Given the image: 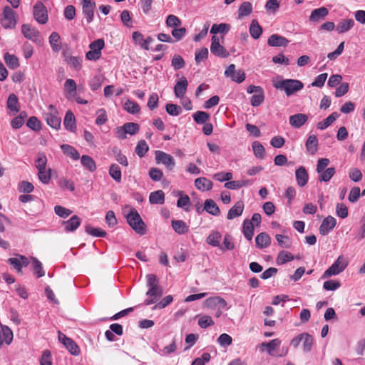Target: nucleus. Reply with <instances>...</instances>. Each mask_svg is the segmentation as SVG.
Here are the masks:
<instances>
[{"instance_id":"f257e3e1","label":"nucleus","mask_w":365,"mask_h":365,"mask_svg":"<svg viewBox=\"0 0 365 365\" xmlns=\"http://www.w3.org/2000/svg\"><path fill=\"white\" fill-rule=\"evenodd\" d=\"M147 278V286L148 290L146 292V295L148 297L145 300V305H150L155 303L163 295V289L158 284V279L153 274H149L146 276Z\"/></svg>"},{"instance_id":"f03ea898","label":"nucleus","mask_w":365,"mask_h":365,"mask_svg":"<svg viewBox=\"0 0 365 365\" xmlns=\"http://www.w3.org/2000/svg\"><path fill=\"white\" fill-rule=\"evenodd\" d=\"M124 214L129 225L140 235L145 233V225L137 210L129 205L123 210Z\"/></svg>"},{"instance_id":"7ed1b4c3","label":"nucleus","mask_w":365,"mask_h":365,"mask_svg":"<svg viewBox=\"0 0 365 365\" xmlns=\"http://www.w3.org/2000/svg\"><path fill=\"white\" fill-rule=\"evenodd\" d=\"M274 86L277 89L284 91L287 96H290L294 93L302 90L304 87V84L299 80L283 79L277 81Z\"/></svg>"},{"instance_id":"20e7f679","label":"nucleus","mask_w":365,"mask_h":365,"mask_svg":"<svg viewBox=\"0 0 365 365\" xmlns=\"http://www.w3.org/2000/svg\"><path fill=\"white\" fill-rule=\"evenodd\" d=\"M349 262L346 258L340 255L336 260L323 274L322 278L326 279L335 276L342 272L348 266Z\"/></svg>"},{"instance_id":"39448f33","label":"nucleus","mask_w":365,"mask_h":365,"mask_svg":"<svg viewBox=\"0 0 365 365\" xmlns=\"http://www.w3.org/2000/svg\"><path fill=\"white\" fill-rule=\"evenodd\" d=\"M17 23L16 12L9 6H5L1 16V24L6 29L15 28Z\"/></svg>"},{"instance_id":"423d86ee","label":"nucleus","mask_w":365,"mask_h":365,"mask_svg":"<svg viewBox=\"0 0 365 365\" xmlns=\"http://www.w3.org/2000/svg\"><path fill=\"white\" fill-rule=\"evenodd\" d=\"M105 42L103 39L98 38L89 45L90 51L86 54V59L89 61H97L101 56V50L104 48Z\"/></svg>"},{"instance_id":"0eeeda50","label":"nucleus","mask_w":365,"mask_h":365,"mask_svg":"<svg viewBox=\"0 0 365 365\" xmlns=\"http://www.w3.org/2000/svg\"><path fill=\"white\" fill-rule=\"evenodd\" d=\"M210 51L213 55L220 58H227L230 55L226 48L220 43L219 37L215 35L212 37Z\"/></svg>"},{"instance_id":"6e6552de","label":"nucleus","mask_w":365,"mask_h":365,"mask_svg":"<svg viewBox=\"0 0 365 365\" xmlns=\"http://www.w3.org/2000/svg\"><path fill=\"white\" fill-rule=\"evenodd\" d=\"M155 161L157 163H163L169 170H173L175 165L173 157L163 151L157 150L155 152Z\"/></svg>"},{"instance_id":"1a4fd4ad","label":"nucleus","mask_w":365,"mask_h":365,"mask_svg":"<svg viewBox=\"0 0 365 365\" xmlns=\"http://www.w3.org/2000/svg\"><path fill=\"white\" fill-rule=\"evenodd\" d=\"M34 16L37 22L45 24L48 21V14L46 6L41 2H38L34 6Z\"/></svg>"},{"instance_id":"9d476101","label":"nucleus","mask_w":365,"mask_h":365,"mask_svg":"<svg viewBox=\"0 0 365 365\" xmlns=\"http://www.w3.org/2000/svg\"><path fill=\"white\" fill-rule=\"evenodd\" d=\"M8 262L18 273H21L22 267H27L29 264V259L21 255H16L14 257L9 258Z\"/></svg>"},{"instance_id":"9b49d317","label":"nucleus","mask_w":365,"mask_h":365,"mask_svg":"<svg viewBox=\"0 0 365 365\" xmlns=\"http://www.w3.org/2000/svg\"><path fill=\"white\" fill-rule=\"evenodd\" d=\"M225 76L231 78L233 81L238 83H242L245 79V73L242 70L235 69L234 64H230L225 71Z\"/></svg>"},{"instance_id":"f8f14e48","label":"nucleus","mask_w":365,"mask_h":365,"mask_svg":"<svg viewBox=\"0 0 365 365\" xmlns=\"http://www.w3.org/2000/svg\"><path fill=\"white\" fill-rule=\"evenodd\" d=\"M96 4L93 0H82L83 13L86 16L87 23H91L94 17Z\"/></svg>"},{"instance_id":"ddd939ff","label":"nucleus","mask_w":365,"mask_h":365,"mask_svg":"<svg viewBox=\"0 0 365 365\" xmlns=\"http://www.w3.org/2000/svg\"><path fill=\"white\" fill-rule=\"evenodd\" d=\"M227 306L226 301L220 297H212L207 298L204 302V307L210 309H224Z\"/></svg>"},{"instance_id":"4468645a","label":"nucleus","mask_w":365,"mask_h":365,"mask_svg":"<svg viewBox=\"0 0 365 365\" xmlns=\"http://www.w3.org/2000/svg\"><path fill=\"white\" fill-rule=\"evenodd\" d=\"M132 37L135 43L147 51L149 50V44L153 41L151 36H148L146 38H144L143 35L139 31H134Z\"/></svg>"},{"instance_id":"2eb2a0df","label":"nucleus","mask_w":365,"mask_h":365,"mask_svg":"<svg viewBox=\"0 0 365 365\" xmlns=\"http://www.w3.org/2000/svg\"><path fill=\"white\" fill-rule=\"evenodd\" d=\"M336 225V220L332 216L325 217L319 227V232L322 235H327L329 232L334 229Z\"/></svg>"},{"instance_id":"dca6fc26","label":"nucleus","mask_w":365,"mask_h":365,"mask_svg":"<svg viewBox=\"0 0 365 365\" xmlns=\"http://www.w3.org/2000/svg\"><path fill=\"white\" fill-rule=\"evenodd\" d=\"M21 33L25 38L36 42L39 36V31L30 24H24L21 26Z\"/></svg>"},{"instance_id":"f3484780","label":"nucleus","mask_w":365,"mask_h":365,"mask_svg":"<svg viewBox=\"0 0 365 365\" xmlns=\"http://www.w3.org/2000/svg\"><path fill=\"white\" fill-rule=\"evenodd\" d=\"M188 82L185 77L182 76L180 81L176 82L174 87L175 96L177 98H182L187 91Z\"/></svg>"},{"instance_id":"a211bd4d","label":"nucleus","mask_w":365,"mask_h":365,"mask_svg":"<svg viewBox=\"0 0 365 365\" xmlns=\"http://www.w3.org/2000/svg\"><path fill=\"white\" fill-rule=\"evenodd\" d=\"M267 43L269 46L273 47H285L288 45L289 41L284 36L278 34H272L269 37Z\"/></svg>"},{"instance_id":"6ab92c4d","label":"nucleus","mask_w":365,"mask_h":365,"mask_svg":"<svg viewBox=\"0 0 365 365\" xmlns=\"http://www.w3.org/2000/svg\"><path fill=\"white\" fill-rule=\"evenodd\" d=\"M308 120V116L304 113H297L289 117V124L295 128H301Z\"/></svg>"},{"instance_id":"aec40b11","label":"nucleus","mask_w":365,"mask_h":365,"mask_svg":"<svg viewBox=\"0 0 365 365\" xmlns=\"http://www.w3.org/2000/svg\"><path fill=\"white\" fill-rule=\"evenodd\" d=\"M81 220L77 215H73L68 220L63 221L62 224L64 225L66 232H73L80 226Z\"/></svg>"},{"instance_id":"412c9836","label":"nucleus","mask_w":365,"mask_h":365,"mask_svg":"<svg viewBox=\"0 0 365 365\" xmlns=\"http://www.w3.org/2000/svg\"><path fill=\"white\" fill-rule=\"evenodd\" d=\"M329 14V11L326 7H320L319 9H314L309 16V21L311 22H319L321 20L325 19Z\"/></svg>"},{"instance_id":"4be33fe9","label":"nucleus","mask_w":365,"mask_h":365,"mask_svg":"<svg viewBox=\"0 0 365 365\" xmlns=\"http://www.w3.org/2000/svg\"><path fill=\"white\" fill-rule=\"evenodd\" d=\"M244 210V203L242 201L237 202L228 211L227 218L232 220L242 215Z\"/></svg>"},{"instance_id":"5701e85b","label":"nucleus","mask_w":365,"mask_h":365,"mask_svg":"<svg viewBox=\"0 0 365 365\" xmlns=\"http://www.w3.org/2000/svg\"><path fill=\"white\" fill-rule=\"evenodd\" d=\"M295 177L297 185L304 187L308 182L309 175L304 167L301 166L295 171Z\"/></svg>"},{"instance_id":"b1692460","label":"nucleus","mask_w":365,"mask_h":365,"mask_svg":"<svg viewBox=\"0 0 365 365\" xmlns=\"http://www.w3.org/2000/svg\"><path fill=\"white\" fill-rule=\"evenodd\" d=\"M256 246L259 249L269 247L271 243V238L267 232H261L255 237Z\"/></svg>"},{"instance_id":"393cba45","label":"nucleus","mask_w":365,"mask_h":365,"mask_svg":"<svg viewBox=\"0 0 365 365\" xmlns=\"http://www.w3.org/2000/svg\"><path fill=\"white\" fill-rule=\"evenodd\" d=\"M13 340V332L6 326H1V330L0 332V347L4 342L6 344H10Z\"/></svg>"},{"instance_id":"a878e982","label":"nucleus","mask_w":365,"mask_h":365,"mask_svg":"<svg viewBox=\"0 0 365 365\" xmlns=\"http://www.w3.org/2000/svg\"><path fill=\"white\" fill-rule=\"evenodd\" d=\"M203 210H206L209 214L218 216L220 214V210L215 202L212 199H207L205 201Z\"/></svg>"},{"instance_id":"bb28decb","label":"nucleus","mask_w":365,"mask_h":365,"mask_svg":"<svg viewBox=\"0 0 365 365\" xmlns=\"http://www.w3.org/2000/svg\"><path fill=\"white\" fill-rule=\"evenodd\" d=\"M45 120L47 124L54 129H58L61 126V119L58 114L45 113Z\"/></svg>"},{"instance_id":"cd10ccee","label":"nucleus","mask_w":365,"mask_h":365,"mask_svg":"<svg viewBox=\"0 0 365 365\" xmlns=\"http://www.w3.org/2000/svg\"><path fill=\"white\" fill-rule=\"evenodd\" d=\"M63 123L68 130L73 132L76 130V118L71 110L66 112Z\"/></svg>"},{"instance_id":"c85d7f7f","label":"nucleus","mask_w":365,"mask_h":365,"mask_svg":"<svg viewBox=\"0 0 365 365\" xmlns=\"http://www.w3.org/2000/svg\"><path fill=\"white\" fill-rule=\"evenodd\" d=\"M195 187L202 191L210 190L212 187V182L206 178H198L195 180Z\"/></svg>"},{"instance_id":"c756f323","label":"nucleus","mask_w":365,"mask_h":365,"mask_svg":"<svg viewBox=\"0 0 365 365\" xmlns=\"http://www.w3.org/2000/svg\"><path fill=\"white\" fill-rule=\"evenodd\" d=\"M306 148L307 151L314 155L317 151L318 148V139L315 135H311L309 136L307 142H306Z\"/></svg>"},{"instance_id":"7c9ffc66","label":"nucleus","mask_w":365,"mask_h":365,"mask_svg":"<svg viewBox=\"0 0 365 365\" xmlns=\"http://www.w3.org/2000/svg\"><path fill=\"white\" fill-rule=\"evenodd\" d=\"M171 224L175 232L179 235L185 234L189 230V227L182 220H172Z\"/></svg>"},{"instance_id":"2f4dec72","label":"nucleus","mask_w":365,"mask_h":365,"mask_svg":"<svg viewBox=\"0 0 365 365\" xmlns=\"http://www.w3.org/2000/svg\"><path fill=\"white\" fill-rule=\"evenodd\" d=\"M49 43L54 52H58L61 48V37L57 32H52L49 36Z\"/></svg>"},{"instance_id":"473e14b6","label":"nucleus","mask_w":365,"mask_h":365,"mask_svg":"<svg viewBox=\"0 0 365 365\" xmlns=\"http://www.w3.org/2000/svg\"><path fill=\"white\" fill-rule=\"evenodd\" d=\"M301 336H302V348L304 352H309L314 344L313 336L308 333H302Z\"/></svg>"},{"instance_id":"72a5a7b5","label":"nucleus","mask_w":365,"mask_h":365,"mask_svg":"<svg viewBox=\"0 0 365 365\" xmlns=\"http://www.w3.org/2000/svg\"><path fill=\"white\" fill-rule=\"evenodd\" d=\"M262 33V28L259 26L257 20L253 19L250 26V34L254 39L260 37Z\"/></svg>"},{"instance_id":"f704fd0d","label":"nucleus","mask_w":365,"mask_h":365,"mask_svg":"<svg viewBox=\"0 0 365 365\" xmlns=\"http://www.w3.org/2000/svg\"><path fill=\"white\" fill-rule=\"evenodd\" d=\"M149 201L151 204L162 205L165 202V194L162 190H157L150 194Z\"/></svg>"},{"instance_id":"c9c22d12","label":"nucleus","mask_w":365,"mask_h":365,"mask_svg":"<svg viewBox=\"0 0 365 365\" xmlns=\"http://www.w3.org/2000/svg\"><path fill=\"white\" fill-rule=\"evenodd\" d=\"M242 232L245 238L251 240L254 235V225L252 221L245 220L243 222Z\"/></svg>"},{"instance_id":"e433bc0d","label":"nucleus","mask_w":365,"mask_h":365,"mask_svg":"<svg viewBox=\"0 0 365 365\" xmlns=\"http://www.w3.org/2000/svg\"><path fill=\"white\" fill-rule=\"evenodd\" d=\"M339 117V114L336 112L332 113L327 118H326L324 120L320 121L317 123V128L320 130H324L327 127H329L331 123H333L336 118Z\"/></svg>"},{"instance_id":"4c0bfd02","label":"nucleus","mask_w":365,"mask_h":365,"mask_svg":"<svg viewBox=\"0 0 365 365\" xmlns=\"http://www.w3.org/2000/svg\"><path fill=\"white\" fill-rule=\"evenodd\" d=\"M354 25L353 19H345L339 22L336 26V31L343 34L350 30Z\"/></svg>"},{"instance_id":"58836bf2","label":"nucleus","mask_w":365,"mask_h":365,"mask_svg":"<svg viewBox=\"0 0 365 365\" xmlns=\"http://www.w3.org/2000/svg\"><path fill=\"white\" fill-rule=\"evenodd\" d=\"M61 148L65 154L72 159L76 160L80 158V155L74 147L68 144H63L61 145Z\"/></svg>"},{"instance_id":"ea45409f","label":"nucleus","mask_w":365,"mask_h":365,"mask_svg":"<svg viewBox=\"0 0 365 365\" xmlns=\"http://www.w3.org/2000/svg\"><path fill=\"white\" fill-rule=\"evenodd\" d=\"M81 162L82 165L91 172H93L96 170V162L89 155H83L81 158Z\"/></svg>"},{"instance_id":"a19ab883","label":"nucleus","mask_w":365,"mask_h":365,"mask_svg":"<svg viewBox=\"0 0 365 365\" xmlns=\"http://www.w3.org/2000/svg\"><path fill=\"white\" fill-rule=\"evenodd\" d=\"M7 108L11 111H14L15 113L19 112V101L17 96L14 93H11L9 96V98L7 99Z\"/></svg>"},{"instance_id":"79ce46f5","label":"nucleus","mask_w":365,"mask_h":365,"mask_svg":"<svg viewBox=\"0 0 365 365\" xmlns=\"http://www.w3.org/2000/svg\"><path fill=\"white\" fill-rule=\"evenodd\" d=\"M252 6L250 2L245 1L239 7L238 18L241 19L244 16L250 15L252 12Z\"/></svg>"},{"instance_id":"37998d69","label":"nucleus","mask_w":365,"mask_h":365,"mask_svg":"<svg viewBox=\"0 0 365 365\" xmlns=\"http://www.w3.org/2000/svg\"><path fill=\"white\" fill-rule=\"evenodd\" d=\"M51 169L46 168L43 170H38V180L43 184L47 185L49 183L51 177Z\"/></svg>"},{"instance_id":"c03bdc74","label":"nucleus","mask_w":365,"mask_h":365,"mask_svg":"<svg viewBox=\"0 0 365 365\" xmlns=\"http://www.w3.org/2000/svg\"><path fill=\"white\" fill-rule=\"evenodd\" d=\"M4 58L5 63L9 68L15 69L19 66V59L16 56L6 53L4 54Z\"/></svg>"},{"instance_id":"a18cd8bd","label":"nucleus","mask_w":365,"mask_h":365,"mask_svg":"<svg viewBox=\"0 0 365 365\" xmlns=\"http://www.w3.org/2000/svg\"><path fill=\"white\" fill-rule=\"evenodd\" d=\"M335 172L336 170L334 168H328L321 173H317L319 174V180L320 182H329L335 174Z\"/></svg>"},{"instance_id":"49530a36","label":"nucleus","mask_w":365,"mask_h":365,"mask_svg":"<svg viewBox=\"0 0 365 365\" xmlns=\"http://www.w3.org/2000/svg\"><path fill=\"white\" fill-rule=\"evenodd\" d=\"M253 153L257 158L262 159L265 156V149L262 143L255 141L252 145Z\"/></svg>"},{"instance_id":"de8ad7c7","label":"nucleus","mask_w":365,"mask_h":365,"mask_svg":"<svg viewBox=\"0 0 365 365\" xmlns=\"http://www.w3.org/2000/svg\"><path fill=\"white\" fill-rule=\"evenodd\" d=\"M294 259V256L289 252L282 250L279 252L277 258V264H283Z\"/></svg>"},{"instance_id":"09e8293b","label":"nucleus","mask_w":365,"mask_h":365,"mask_svg":"<svg viewBox=\"0 0 365 365\" xmlns=\"http://www.w3.org/2000/svg\"><path fill=\"white\" fill-rule=\"evenodd\" d=\"M221 237L222 235L219 232L213 231L207 237V242L213 247H219Z\"/></svg>"},{"instance_id":"8fccbe9b","label":"nucleus","mask_w":365,"mask_h":365,"mask_svg":"<svg viewBox=\"0 0 365 365\" xmlns=\"http://www.w3.org/2000/svg\"><path fill=\"white\" fill-rule=\"evenodd\" d=\"M31 259L32 260L33 269L37 277H41L44 276L45 272L43 269L41 262L36 257H32Z\"/></svg>"},{"instance_id":"3c124183","label":"nucleus","mask_w":365,"mask_h":365,"mask_svg":"<svg viewBox=\"0 0 365 365\" xmlns=\"http://www.w3.org/2000/svg\"><path fill=\"white\" fill-rule=\"evenodd\" d=\"M149 147L145 140H140L135 147V152L138 155V156L142 158L147 153Z\"/></svg>"},{"instance_id":"603ef678","label":"nucleus","mask_w":365,"mask_h":365,"mask_svg":"<svg viewBox=\"0 0 365 365\" xmlns=\"http://www.w3.org/2000/svg\"><path fill=\"white\" fill-rule=\"evenodd\" d=\"M275 238L278 245L282 248H290L292 247V241L287 235L277 234Z\"/></svg>"},{"instance_id":"864d4df0","label":"nucleus","mask_w":365,"mask_h":365,"mask_svg":"<svg viewBox=\"0 0 365 365\" xmlns=\"http://www.w3.org/2000/svg\"><path fill=\"white\" fill-rule=\"evenodd\" d=\"M109 175L117 182H120L121 181V170L118 165L112 164L110 166Z\"/></svg>"},{"instance_id":"5fc2aeb1","label":"nucleus","mask_w":365,"mask_h":365,"mask_svg":"<svg viewBox=\"0 0 365 365\" xmlns=\"http://www.w3.org/2000/svg\"><path fill=\"white\" fill-rule=\"evenodd\" d=\"M192 117L197 124L205 123L210 119V115L205 111H197L192 115Z\"/></svg>"},{"instance_id":"6e6d98bb","label":"nucleus","mask_w":365,"mask_h":365,"mask_svg":"<svg viewBox=\"0 0 365 365\" xmlns=\"http://www.w3.org/2000/svg\"><path fill=\"white\" fill-rule=\"evenodd\" d=\"M68 351L74 356H78L80 354V349L76 343L71 338L66 341L63 344Z\"/></svg>"},{"instance_id":"4d7b16f0","label":"nucleus","mask_w":365,"mask_h":365,"mask_svg":"<svg viewBox=\"0 0 365 365\" xmlns=\"http://www.w3.org/2000/svg\"><path fill=\"white\" fill-rule=\"evenodd\" d=\"M85 230L86 233L94 237H104L106 235V231L103 230L101 228H93L89 225L86 226Z\"/></svg>"},{"instance_id":"13d9d810","label":"nucleus","mask_w":365,"mask_h":365,"mask_svg":"<svg viewBox=\"0 0 365 365\" xmlns=\"http://www.w3.org/2000/svg\"><path fill=\"white\" fill-rule=\"evenodd\" d=\"M126 134L134 135L139 132L140 126L136 123H125L123 125Z\"/></svg>"},{"instance_id":"bf43d9fd","label":"nucleus","mask_w":365,"mask_h":365,"mask_svg":"<svg viewBox=\"0 0 365 365\" xmlns=\"http://www.w3.org/2000/svg\"><path fill=\"white\" fill-rule=\"evenodd\" d=\"M230 25L229 24H213L212 28H211V30H210V33L213 34H216L217 33H222V34H225L227 33L229 29H230Z\"/></svg>"},{"instance_id":"052dcab7","label":"nucleus","mask_w":365,"mask_h":365,"mask_svg":"<svg viewBox=\"0 0 365 365\" xmlns=\"http://www.w3.org/2000/svg\"><path fill=\"white\" fill-rule=\"evenodd\" d=\"M47 163V158L45 154L40 153L37 155V158L35 161V166L36 169L38 170H43L46 167Z\"/></svg>"},{"instance_id":"680f3d73","label":"nucleus","mask_w":365,"mask_h":365,"mask_svg":"<svg viewBox=\"0 0 365 365\" xmlns=\"http://www.w3.org/2000/svg\"><path fill=\"white\" fill-rule=\"evenodd\" d=\"M124 108L130 113L135 114L140 111V106L134 101L128 100L124 104Z\"/></svg>"},{"instance_id":"e2e57ef3","label":"nucleus","mask_w":365,"mask_h":365,"mask_svg":"<svg viewBox=\"0 0 365 365\" xmlns=\"http://www.w3.org/2000/svg\"><path fill=\"white\" fill-rule=\"evenodd\" d=\"M166 112L173 116L179 115L181 113V107L173 103H168L165 106Z\"/></svg>"},{"instance_id":"0e129e2a","label":"nucleus","mask_w":365,"mask_h":365,"mask_svg":"<svg viewBox=\"0 0 365 365\" xmlns=\"http://www.w3.org/2000/svg\"><path fill=\"white\" fill-rule=\"evenodd\" d=\"M208 49L207 48H202L200 50L195 51V61L197 63H200L201 61L205 60L208 57Z\"/></svg>"},{"instance_id":"69168bd1","label":"nucleus","mask_w":365,"mask_h":365,"mask_svg":"<svg viewBox=\"0 0 365 365\" xmlns=\"http://www.w3.org/2000/svg\"><path fill=\"white\" fill-rule=\"evenodd\" d=\"M264 99V91L253 95L251 98L250 103L252 106L257 107L262 104Z\"/></svg>"},{"instance_id":"338daca9","label":"nucleus","mask_w":365,"mask_h":365,"mask_svg":"<svg viewBox=\"0 0 365 365\" xmlns=\"http://www.w3.org/2000/svg\"><path fill=\"white\" fill-rule=\"evenodd\" d=\"M97 118L96 119V124L102 125L108 120L106 112L104 109H99L96 111Z\"/></svg>"},{"instance_id":"774afa93","label":"nucleus","mask_w":365,"mask_h":365,"mask_svg":"<svg viewBox=\"0 0 365 365\" xmlns=\"http://www.w3.org/2000/svg\"><path fill=\"white\" fill-rule=\"evenodd\" d=\"M214 324V322L210 316L204 315L201 317L198 320V325L202 328L205 329L210 326Z\"/></svg>"}]
</instances>
